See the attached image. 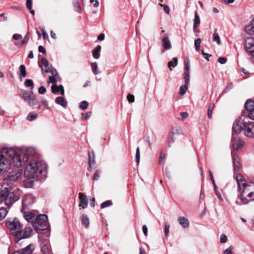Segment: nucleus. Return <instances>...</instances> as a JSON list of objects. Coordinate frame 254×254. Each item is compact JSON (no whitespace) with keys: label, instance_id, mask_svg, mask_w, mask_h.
Returning a JSON list of instances; mask_svg holds the SVG:
<instances>
[{"label":"nucleus","instance_id":"63","mask_svg":"<svg viewBox=\"0 0 254 254\" xmlns=\"http://www.w3.org/2000/svg\"><path fill=\"white\" fill-rule=\"evenodd\" d=\"M99 173H100V172L98 170H97L96 171V172L95 173V174H94L93 179L95 180H98L99 179V178H100Z\"/></svg>","mask_w":254,"mask_h":254},{"label":"nucleus","instance_id":"17","mask_svg":"<svg viewBox=\"0 0 254 254\" xmlns=\"http://www.w3.org/2000/svg\"><path fill=\"white\" fill-rule=\"evenodd\" d=\"M245 31L249 35L254 34V18L245 26Z\"/></svg>","mask_w":254,"mask_h":254},{"label":"nucleus","instance_id":"39","mask_svg":"<svg viewBox=\"0 0 254 254\" xmlns=\"http://www.w3.org/2000/svg\"><path fill=\"white\" fill-rule=\"evenodd\" d=\"M178 64V59L176 58H174L172 61H170L168 63V67L170 70H172L171 67H175Z\"/></svg>","mask_w":254,"mask_h":254},{"label":"nucleus","instance_id":"22","mask_svg":"<svg viewBox=\"0 0 254 254\" xmlns=\"http://www.w3.org/2000/svg\"><path fill=\"white\" fill-rule=\"evenodd\" d=\"M232 161L233 164V168L235 171L239 170L241 167V164L240 163V158L235 156L232 152Z\"/></svg>","mask_w":254,"mask_h":254},{"label":"nucleus","instance_id":"40","mask_svg":"<svg viewBox=\"0 0 254 254\" xmlns=\"http://www.w3.org/2000/svg\"><path fill=\"white\" fill-rule=\"evenodd\" d=\"M91 67L92 71L93 73L96 75L99 73V71L98 70V64L96 62L92 63L91 64Z\"/></svg>","mask_w":254,"mask_h":254},{"label":"nucleus","instance_id":"61","mask_svg":"<svg viewBox=\"0 0 254 254\" xmlns=\"http://www.w3.org/2000/svg\"><path fill=\"white\" fill-rule=\"evenodd\" d=\"M218 61L221 64H224L227 62V59L225 58L220 57L218 59Z\"/></svg>","mask_w":254,"mask_h":254},{"label":"nucleus","instance_id":"7","mask_svg":"<svg viewBox=\"0 0 254 254\" xmlns=\"http://www.w3.org/2000/svg\"><path fill=\"white\" fill-rule=\"evenodd\" d=\"M245 135L249 137H254V122L250 121L248 118L244 119Z\"/></svg>","mask_w":254,"mask_h":254},{"label":"nucleus","instance_id":"9","mask_svg":"<svg viewBox=\"0 0 254 254\" xmlns=\"http://www.w3.org/2000/svg\"><path fill=\"white\" fill-rule=\"evenodd\" d=\"M22 211L30 209L35 202V198L32 194H26L22 198Z\"/></svg>","mask_w":254,"mask_h":254},{"label":"nucleus","instance_id":"20","mask_svg":"<svg viewBox=\"0 0 254 254\" xmlns=\"http://www.w3.org/2000/svg\"><path fill=\"white\" fill-rule=\"evenodd\" d=\"M52 92L54 94H58L59 92L60 94L64 95V86L62 85L58 86L57 85H52L51 87Z\"/></svg>","mask_w":254,"mask_h":254},{"label":"nucleus","instance_id":"45","mask_svg":"<svg viewBox=\"0 0 254 254\" xmlns=\"http://www.w3.org/2000/svg\"><path fill=\"white\" fill-rule=\"evenodd\" d=\"M246 197L248 201V203L254 200V190L251 191L249 194H247Z\"/></svg>","mask_w":254,"mask_h":254},{"label":"nucleus","instance_id":"29","mask_svg":"<svg viewBox=\"0 0 254 254\" xmlns=\"http://www.w3.org/2000/svg\"><path fill=\"white\" fill-rule=\"evenodd\" d=\"M30 38V34L29 32H27L23 40L21 42H17L14 43V45L18 47H21L23 45L25 44L28 43Z\"/></svg>","mask_w":254,"mask_h":254},{"label":"nucleus","instance_id":"64","mask_svg":"<svg viewBox=\"0 0 254 254\" xmlns=\"http://www.w3.org/2000/svg\"><path fill=\"white\" fill-rule=\"evenodd\" d=\"M248 116L249 118L254 120V109L251 111L250 113H249Z\"/></svg>","mask_w":254,"mask_h":254},{"label":"nucleus","instance_id":"60","mask_svg":"<svg viewBox=\"0 0 254 254\" xmlns=\"http://www.w3.org/2000/svg\"><path fill=\"white\" fill-rule=\"evenodd\" d=\"M160 5L161 6H163V8H164V10L165 11L166 13L167 14H169V13H170V9L169 8V7L166 5V4H160Z\"/></svg>","mask_w":254,"mask_h":254},{"label":"nucleus","instance_id":"49","mask_svg":"<svg viewBox=\"0 0 254 254\" xmlns=\"http://www.w3.org/2000/svg\"><path fill=\"white\" fill-rule=\"evenodd\" d=\"M213 41L216 42L218 45L221 44L220 37L217 33H214L213 34Z\"/></svg>","mask_w":254,"mask_h":254},{"label":"nucleus","instance_id":"55","mask_svg":"<svg viewBox=\"0 0 254 254\" xmlns=\"http://www.w3.org/2000/svg\"><path fill=\"white\" fill-rule=\"evenodd\" d=\"M227 237L224 235V234H222L220 236V242L221 243H225L227 242Z\"/></svg>","mask_w":254,"mask_h":254},{"label":"nucleus","instance_id":"13","mask_svg":"<svg viewBox=\"0 0 254 254\" xmlns=\"http://www.w3.org/2000/svg\"><path fill=\"white\" fill-rule=\"evenodd\" d=\"M24 156L37 157L38 153L35 148L29 147L21 150Z\"/></svg>","mask_w":254,"mask_h":254},{"label":"nucleus","instance_id":"51","mask_svg":"<svg viewBox=\"0 0 254 254\" xmlns=\"http://www.w3.org/2000/svg\"><path fill=\"white\" fill-rule=\"evenodd\" d=\"M88 106V103L86 101H83L81 102L79 105V108L82 110H85Z\"/></svg>","mask_w":254,"mask_h":254},{"label":"nucleus","instance_id":"18","mask_svg":"<svg viewBox=\"0 0 254 254\" xmlns=\"http://www.w3.org/2000/svg\"><path fill=\"white\" fill-rule=\"evenodd\" d=\"M39 66L42 68V70L43 71V66L45 67V71L46 73H49L51 71V69L49 66V64L48 60L45 58H42L41 59V64H39Z\"/></svg>","mask_w":254,"mask_h":254},{"label":"nucleus","instance_id":"28","mask_svg":"<svg viewBox=\"0 0 254 254\" xmlns=\"http://www.w3.org/2000/svg\"><path fill=\"white\" fill-rule=\"evenodd\" d=\"M41 249L43 254H50L51 249L47 243L42 242L41 244Z\"/></svg>","mask_w":254,"mask_h":254},{"label":"nucleus","instance_id":"59","mask_svg":"<svg viewBox=\"0 0 254 254\" xmlns=\"http://www.w3.org/2000/svg\"><path fill=\"white\" fill-rule=\"evenodd\" d=\"M127 99L130 103H132L134 101V97L133 95L128 94L127 96Z\"/></svg>","mask_w":254,"mask_h":254},{"label":"nucleus","instance_id":"10","mask_svg":"<svg viewBox=\"0 0 254 254\" xmlns=\"http://www.w3.org/2000/svg\"><path fill=\"white\" fill-rule=\"evenodd\" d=\"M9 168V163L6 154L3 153V149L2 150L1 154L0 155V174L2 171H7Z\"/></svg>","mask_w":254,"mask_h":254},{"label":"nucleus","instance_id":"56","mask_svg":"<svg viewBox=\"0 0 254 254\" xmlns=\"http://www.w3.org/2000/svg\"><path fill=\"white\" fill-rule=\"evenodd\" d=\"M170 225L166 224L164 227V233L166 236H168L169 234Z\"/></svg>","mask_w":254,"mask_h":254},{"label":"nucleus","instance_id":"19","mask_svg":"<svg viewBox=\"0 0 254 254\" xmlns=\"http://www.w3.org/2000/svg\"><path fill=\"white\" fill-rule=\"evenodd\" d=\"M233 148L235 150H239L241 149L243 146V142L240 140L237 139L235 138L234 136L232 137Z\"/></svg>","mask_w":254,"mask_h":254},{"label":"nucleus","instance_id":"44","mask_svg":"<svg viewBox=\"0 0 254 254\" xmlns=\"http://www.w3.org/2000/svg\"><path fill=\"white\" fill-rule=\"evenodd\" d=\"M24 85L26 87H30L31 89L34 88V83L31 79H27L24 82Z\"/></svg>","mask_w":254,"mask_h":254},{"label":"nucleus","instance_id":"54","mask_svg":"<svg viewBox=\"0 0 254 254\" xmlns=\"http://www.w3.org/2000/svg\"><path fill=\"white\" fill-rule=\"evenodd\" d=\"M135 157L137 164H138L140 160V151L138 147L136 148Z\"/></svg>","mask_w":254,"mask_h":254},{"label":"nucleus","instance_id":"27","mask_svg":"<svg viewBox=\"0 0 254 254\" xmlns=\"http://www.w3.org/2000/svg\"><path fill=\"white\" fill-rule=\"evenodd\" d=\"M23 211L24 217L25 219L27 220V221L28 222H31L33 223L34 222L33 221V219H34V218L35 217V214L31 212L26 211V210Z\"/></svg>","mask_w":254,"mask_h":254},{"label":"nucleus","instance_id":"37","mask_svg":"<svg viewBox=\"0 0 254 254\" xmlns=\"http://www.w3.org/2000/svg\"><path fill=\"white\" fill-rule=\"evenodd\" d=\"M35 221H42V223L48 222V217L45 214H40L38 215L35 219Z\"/></svg>","mask_w":254,"mask_h":254},{"label":"nucleus","instance_id":"15","mask_svg":"<svg viewBox=\"0 0 254 254\" xmlns=\"http://www.w3.org/2000/svg\"><path fill=\"white\" fill-rule=\"evenodd\" d=\"M21 175V171L17 170H12L9 173L7 176L5 177V179L10 181H15L17 180Z\"/></svg>","mask_w":254,"mask_h":254},{"label":"nucleus","instance_id":"14","mask_svg":"<svg viewBox=\"0 0 254 254\" xmlns=\"http://www.w3.org/2000/svg\"><path fill=\"white\" fill-rule=\"evenodd\" d=\"M32 225L35 229L39 233L41 231L47 229L48 228V222L42 223V221H34L33 222Z\"/></svg>","mask_w":254,"mask_h":254},{"label":"nucleus","instance_id":"38","mask_svg":"<svg viewBox=\"0 0 254 254\" xmlns=\"http://www.w3.org/2000/svg\"><path fill=\"white\" fill-rule=\"evenodd\" d=\"M7 210L3 207L0 208V221L4 219L7 214Z\"/></svg>","mask_w":254,"mask_h":254},{"label":"nucleus","instance_id":"42","mask_svg":"<svg viewBox=\"0 0 254 254\" xmlns=\"http://www.w3.org/2000/svg\"><path fill=\"white\" fill-rule=\"evenodd\" d=\"M37 117V114L30 113L27 115L26 119L29 121H32L35 120Z\"/></svg>","mask_w":254,"mask_h":254},{"label":"nucleus","instance_id":"48","mask_svg":"<svg viewBox=\"0 0 254 254\" xmlns=\"http://www.w3.org/2000/svg\"><path fill=\"white\" fill-rule=\"evenodd\" d=\"M201 42L200 38H197L194 40V46L196 51H198L200 49Z\"/></svg>","mask_w":254,"mask_h":254},{"label":"nucleus","instance_id":"30","mask_svg":"<svg viewBox=\"0 0 254 254\" xmlns=\"http://www.w3.org/2000/svg\"><path fill=\"white\" fill-rule=\"evenodd\" d=\"M27 75L26 68L24 65H21L19 66V77L20 81H22Z\"/></svg>","mask_w":254,"mask_h":254},{"label":"nucleus","instance_id":"58","mask_svg":"<svg viewBox=\"0 0 254 254\" xmlns=\"http://www.w3.org/2000/svg\"><path fill=\"white\" fill-rule=\"evenodd\" d=\"M232 247H229L225 250L224 254H232Z\"/></svg>","mask_w":254,"mask_h":254},{"label":"nucleus","instance_id":"3","mask_svg":"<svg viewBox=\"0 0 254 254\" xmlns=\"http://www.w3.org/2000/svg\"><path fill=\"white\" fill-rule=\"evenodd\" d=\"M3 153L8 160L9 167H21L28 161L27 156H24L21 150H16L13 148H4Z\"/></svg>","mask_w":254,"mask_h":254},{"label":"nucleus","instance_id":"5","mask_svg":"<svg viewBox=\"0 0 254 254\" xmlns=\"http://www.w3.org/2000/svg\"><path fill=\"white\" fill-rule=\"evenodd\" d=\"M190 65L189 61L185 62V68H184V81L185 84L182 85L179 89V94L181 96L185 95L188 89V85L190 83Z\"/></svg>","mask_w":254,"mask_h":254},{"label":"nucleus","instance_id":"41","mask_svg":"<svg viewBox=\"0 0 254 254\" xmlns=\"http://www.w3.org/2000/svg\"><path fill=\"white\" fill-rule=\"evenodd\" d=\"M166 158V155L164 153L161 152L159 160V165L163 166L164 165L165 163Z\"/></svg>","mask_w":254,"mask_h":254},{"label":"nucleus","instance_id":"26","mask_svg":"<svg viewBox=\"0 0 254 254\" xmlns=\"http://www.w3.org/2000/svg\"><path fill=\"white\" fill-rule=\"evenodd\" d=\"M236 178L238 184V189H240L242 186L247 184L245 181L243 179V176L241 174H237Z\"/></svg>","mask_w":254,"mask_h":254},{"label":"nucleus","instance_id":"1","mask_svg":"<svg viewBox=\"0 0 254 254\" xmlns=\"http://www.w3.org/2000/svg\"><path fill=\"white\" fill-rule=\"evenodd\" d=\"M48 166L42 159H34L26 166L24 175L25 177H30L36 180L45 179L47 177Z\"/></svg>","mask_w":254,"mask_h":254},{"label":"nucleus","instance_id":"43","mask_svg":"<svg viewBox=\"0 0 254 254\" xmlns=\"http://www.w3.org/2000/svg\"><path fill=\"white\" fill-rule=\"evenodd\" d=\"M215 107V104L214 103H211L208 108L207 111V116L209 118H210L212 116L213 110Z\"/></svg>","mask_w":254,"mask_h":254},{"label":"nucleus","instance_id":"31","mask_svg":"<svg viewBox=\"0 0 254 254\" xmlns=\"http://www.w3.org/2000/svg\"><path fill=\"white\" fill-rule=\"evenodd\" d=\"M34 251V247L32 245L30 244L26 247L22 249L21 252H20L22 254H32Z\"/></svg>","mask_w":254,"mask_h":254},{"label":"nucleus","instance_id":"25","mask_svg":"<svg viewBox=\"0 0 254 254\" xmlns=\"http://www.w3.org/2000/svg\"><path fill=\"white\" fill-rule=\"evenodd\" d=\"M162 45L164 50H168L171 48V42L168 37H164L162 38Z\"/></svg>","mask_w":254,"mask_h":254},{"label":"nucleus","instance_id":"32","mask_svg":"<svg viewBox=\"0 0 254 254\" xmlns=\"http://www.w3.org/2000/svg\"><path fill=\"white\" fill-rule=\"evenodd\" d=\"M245 108L250 113L251 111L254 109V101L252 100L247 101L245 103Z\"/></svg>","mask_w":254,"mask_h":254},{"label":"nucleus","instance_id":"2","mask_svg":"<svg viewBox=\"0 0 254 254\" xmlns=\"http://www.w3.org/2000/svg\"><path fill=\"white\" fill-rule=\"evenodd\" d=\"M6 225L10 234L14 237V240L16 243L21 239L28 238L32 231L30 227L22 229L19 221L17 219H14L12 221H7Z\"/></svg>","mask_w":254,"mask_h":254},{"label":"nucleus","instance_id":"8","mask_svg":"<svg viewBox=\"0 0 254 254\" xmlns=\"http://www.w3.org/2000/svg\"><path fill=\"white\" fill-rule=\"evenodd\" d=\"M21 98L29 106H33L37 102V100L32 92L24 90L22 92Z\"/></svg>","mask_w":254,"mask_h":254},{"label":"nucleus","instance_id":"11","mask_svg":"<svg viewBox=\"0 0 254 254\" xmlns=\"http://www.w3.org/2000/svg\"><path fill=\"white\" fill-rule=\"evenodd\" d=\"M245 46L247 51L254 56V39L252 37L246 38Z\"/></svg>","mask_w":254,"mask_h":254},{"label":"nucleus","instance_id":"33","mask_svg":"<svg viewBox=\"0 0 254 254\" xmlns=\"http://www.w3.org/2000/svg\"><path fill=\"white\" fill-rule=\"evenodd\" d=\"M95 154L93 152H89L88 153V158H89V170L91 169L92 165L94 164L95 163Z\"/></svg>","mask_w":254,"mask_h":254},{"label":"nucleus","instance_id":"50","mask_svg":"<svg viewBox=\"0 0 254 254\" xmlns=\"http://www.w3.org/2000/svg\"><path fill=\"white\" fill-rule=\"evenodd\" d=\"M73 6L76 11L80 13L81 10V7L80 6L79 3L78 1L73 2Z\"/></svg>","mask_w":254,"mask_h":254},{"label":"nucleus","instance_id":"21","mask_svg":"<svg viewBox=\"0 0 254 254\" xmlns=\"http://www.w3.org/2000/svg\"><path fill=\"white\" fill-rule=\"evenodd\" d=\"M27 179L23 182V185L26 188H32L36 181L39 180H36L30 177H26Z\"/></svg>","mask_w":254,"mask_h":254},{"label":"nucleus","instance_id":"12","mask_svg":"<svg viewBox=\"0 0 254 254\" xmlns=\"http://www.w3.org/2000/svg\"><path fill=\"white\" fill-rule=\"evenodd\" d=\"M233 131L236 134L240 133L244 130V119L241 118L234 123L233 126Z\"/></svg>","mask_w":254,"mask_h":254},{"label":"nucleus","instance_id":"4","mask_svg":"<svg viewBox=\"0 0 254 254\" xmlns=\"http://www.w3.org/2000/svg\"><path fill=\"white\" fill-rule=\"evenodd\" d=\"M12 186L8 183H3L0 189V203H4L8 206H11L14 202L19 199L18 195H15L12 190Z\"/></svg>","mask_w":254,"mask_h":254},{"label":"nucleus","instance_id":"34","mask_svg":"<svg viewBox=\"0 0 254 254\" xmlns=\"http://www.w3.org/2000/svg\"><path fill=\"white\" fill-rule=\"evenodd\" d=\"M200 23V18L196 11L194 12V18L193 19V27L195 29L196 28Z\"/></svg>","mask_w":254,"mask_h":254},{"label":"nucleus","instance_id":"36","mask_svg":"<svg viewBox=\"0 0 254 254\" xmlns=\"http://www.w3.org/2000/svg\"><path fill=\"white\" fill-rule=\"evenodd\" d=\"M81 221L82 224L86 228H88L89 227L90 224L89 219L86 215L83 214L82 215Z\"/></svg>","mask_w":254,"mask_h":254},{"label":"nucleus","instance_id":"24","mask_svg":"<svg viewBox=\"0 0 254 254\" xmlns=\"http://www.w3.org/2000/svg\"><path fill=\"white\" fill-rule=\"evenodd\" d=\"M179 224L184 228H188L190 225L189 221L187 218L184 216L179 217L178 218Z\"/></svg>","mask_w":254,"mask_h":254},{"label":"nucleus","instance_id":"47","mask_svg":"<svg viewBox=\"0 0 254 254\" xmlns=\"http://www.w3.org/2000/svg\"><path fill=\"white\" fill-rule=\"evenodd\" d=\"M112 202L111 200H107L101 204V208L102 209L105 208L107 207L110 206L112 205Z\"/></svg>","mask_w":254,"mask_h":254},{"label":"nucleus","instance_id":"23","mask_svg":"<svg viewBox=\"0 0 254 254\" xmlns=\"http://www.w3.org/2000/svg\"><path fill=\"white\" fill-rule=\"evenodd\" d=\"M55 101L56 104L62 106L64 108H66L67 107V101L65 98L63 97H57L55 99Z\"/></svg>","mask_w":254,"mask_h":254},{"label":"nucleus","instance_id":"46","mask_svg":"<svg viewBox=\"0 0 254 254\" xmlns=\"http://www.w3.org/2000/svg\"><path fill=\"white\" fill-rule=\"evenodd\" d=\"M57 80L56 79V77L54 76H50L49 78V80L48 81V83H52V85H57Z\"/></svg>","mask_w":254,"mask_h":254},{"label":"nucleus","instance_id":"62","mask_svg":"<svg viewBox=\"0 0 254 254\" xmlns=\"http://www.w3.org/2000/svg\"><path fill=\"white\" fill-rule=\"evenodd\" d=\"M22 38V36L20 34H14L12 36V38L14 40H18L19 39H20Z\"/></svg>","mask_w":254,"mask_h":254},{"label":"nucleus","instance_id":"16","mask_svg":"<svg viewBox=\"0 0 254 254\" xmlns=\"http://www.w3.org/2000/svg\"><path fill=\"white\" fill-rule=\"evenodd\" d=\"M79 206L83 208H86L88 205V200L86 196L83 193H79Z\"/></svg>","mask_w":254,"mask_h":254},{"label":"nucleus","instance_id":"57","mask_svg":"<svg viewBox=\"0 0 254 254\" xmlns=\"http://www.w3.org/2000/svg\"><path fill=\"white\" fill-rule=\"evenodd\" d=\"M46 92V89L44 86H41L38 89V92L40 94H43Z\"/></svg>","mask_w":254,"mask_h":254},{"label":"nucleus","instance_id":"53","mask_svg":"<svg viewBox=\"0 0 254 254\" xmlns=\"http://www.w3.org/2000/svg\"><path fill=\"white\" fill-rule=\"evenodd\" d=\"M214 192L219 200L221 202L223 201V198L222 197L220 191L218 190V189L214 190Z\"/></svg>","mask_w":254,"mask_h":254},{"label":"nucleus","instance_id":"6","mask_svg":"<svg viewBox=\"0 0 254 254\" xmlns=\"http://www.w3.org/2000/svg\"><path fill=\"white\" fill-rule=\"evenodd\" d=\"M238 190L241 192L240 199L241 202L243 204H247L248 203V201L246 197V195L250 193L251 191L254 190V183H252L250 184H246L242 186L240 189H238Z\"/></svg>","mask_w":254,"mask_h":254},{"label":"nucleus","instance_id":"35","mask_svg":"<svg viewBox=\"0 0 254 254\" xmlns=\"http://www.w3.org/2000/svg\"><path fill=\"white\" fill-rule=\"evenodd\" d=\"M101 46H97L95 49L93 51V56L94 59H98L100 57V51H101Z\"/></svg>","mask_w":254,"mask_h":254},{"label":"nucleus","instance_id":"52","mask_svg":"<svg viewBox=\"0 0 254 254\" xmlns=\"http://www.w3.org/2000/svg\"><path fill=\"white\" fill-rule=\"evenodd\" d=\"M92 112H88L85 114H82L81 115V119L82 120H86L88 119L91 116Z\"/></svg>","mask_w":254,"mask_h":254}]
</instances>
